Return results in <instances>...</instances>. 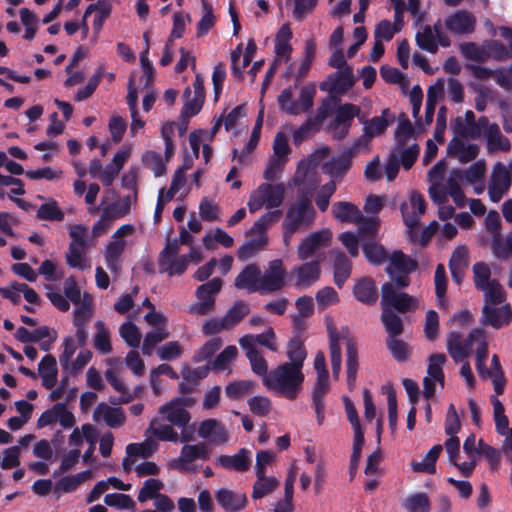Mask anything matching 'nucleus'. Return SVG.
Wrapping results in <instances>:
<instances>
[{"label":"nucleus","mask_w":512,"mask_h":512,"mask_svg":"<svg viewBox=\"0 0 512 512\" xmlns=\"http://www.w3.org/2000/svg\"><path fill=\"white\" fill-rule=\"evenodd\" d=\"M474 347L476 351V369L478 374L483 378H490L495 393L497 395L502 394L506 380L498 356L494 354L491 358V367L489 369L485 367L488 357L485 331L481 328H475L465 339L458 332H451L448 335L447 350L455 362H463L466 360Z\"/></svg>","instance_id":"f257e3e1"},{"label":"nucleus","mask_w":512,"mask_h":512,"mask_svg":"<svg viewBox=\"0 0 512 512\" xmlns=\"http://www.w3.org/2000/svg\"><path fill=\"white\" fill-rule=\"evenodd\" d=\"M193 400L188 397H174L160 405L157 414L151 419L145 436L154 437L157 441L178 443L186 437L177 432L184 430L191 421L189 408Z\"/></svg>","instance_id":"f03ea898"},{"label":"nucleus","mask_w":512,"mask_h":512,"mask_svg":"<svg viewBox=\"0 0 512 512\" xmlns=\"http://www.w3.org/2000/svg\"><path fill=\"white\" fill-rule=\"evenodd\" d=\"M326 326L329 340V356L334 379H339L342 368L341 343L346 346V375L347 385L350 390L355 387L358 372L357 348L348 337V331H338L332 319L326 318Z\"/></svg>","instance_id":"7ed1b4c3"},{"label":"nucleus","mask_w":512,"mask_h":512,"mask_svg":"<svg viewBox=\"0 0 512 512\" xmlns=\"http://www.w3.org/2000/svg\"><path fill=\"white\" fill-rule=\"evenodd\" d=\"M303 382L304 374L298 367L282 363L263 379V386L277 396L294 400L300 394Z\"/></svg>","instance_id":"20e7f679"},{"label":"nucleus","mask_w":512,"mask_h":512,"mask_svg":"<svg viewBox=\"0 0 512 512\" xmlns=\"http://www.w3.org/2000/svg\"><path fill=\"white\" fill-rule=\"evenodd\" d=\"M284 197L285 186L283 183H261L250 193L247 206L252 214L262 208H266L268 212L279 211L278 208L282 205Z\"/></svg>","instance_id":"39448f33"},{"label":"nucleus","mask_w":512,"mask_h":512,"mask_svg":"<svg viewBox=\"0 0 512 512\" xmlns=\"http://www.w3.org/2000/svg\"><path fill=\"white\" fill-rule=\"evenodd\" d=\"M136 229L133 224L121 225L111 236L103 250V257L108 269L118 274L122 268V255L126 249V237L132 236Z\"/></svg>","instance_id":"423d86ee"},{"label":"nucleus","mask_w":512,"mask_h":512,"mask_svg":"<svg viewBox=\"0 0 512 512\" xmlns=\"http://www.w3.org/2000/svg\"><path fill=\"white\" fill-rule=\"evenodd\" d=\"M316 89L313 85L303 86L299 97L294 99L293 89L285 88L278 96L279 109L289 115H300L308 112L314 103Z\"/></svg>","instance_id":"0eeeda50"},{"label":"nucleus","mask_w":512,"mask_h":512,"mask_svg":"<svg viewBox=\"0 0 512 512\" xmlns=\"http://www.w3.org/2000/svg\"><path fill=\"white\" fill-rule=\"evenodd\" d=\"M377 231L378 220L376 218H369L363 226L360 227L363 253L372 264H381L387 258L383 246L374 240Z\"/></svg>","instance_id":"6e6552de"},{"label":"nucleus","mask_w":512,"mask_h":512,"mask_svg":"<svg viewBox=\"0 0 512 512\" xmlns=\"http://www.w3.org/2000/svg\"><path fill=\"white\" fill-rule=\"evenodd\" d=\"M397 285L391 282H386L381 288V307L382 309H395L400 313H406L415 310L419 306L417 298L397 291Z\"/></svg>","instance_id":"1a4fd4ad"},{"label":"nucleus","mask_w":512,"mask_h":512,"mask_svg":"<svg viewBox=\"0 0 512 512\" xmlns=\"http://www.w3.org/2000/svg\"><path fill=\"white\" fill-rule=\"evenodd\" d=\"M332 240V232L329 229H322L305 236L297 246V256L301 261L320 258L323 256L319 251L326 248Z\"/></svg>","instance_id":"9d476101"},{"label":"nucleus","mask_w":512,"mask_h":512,"mask_svg":"<svg viewBox=\"0 0 512 512\" xmlns=\"http://www.w3.org/2000/svg\"><path fill=\"white\" fill-rule=\"evenodd\" d=\"M207 459H209V449L205 444H186L181 448L180 455L167 463V468L183 472H195L196 468L193 463Z\"/></svg>","instance_id":"9b49d317"},{"label":"nucleus","mask_w":512,"mask_h":512,"mask_svg":"<svg viewBox=\"0 0 512 512\" xmlns=\"http://www.w3.org/2000/svg\"><path fill=\"white\" fill-rule=\"evenodd\" d=\"M416 266L415 260L404 255L401 251H394L388 258L386 272L397 287L404 288L409 285L408 274L414 271Z\"/></svg>","instance_id":"f8f14e48"},{"label":"nucleus","mask_w":512,"mask_h":512,"mask_svg":"<svg viewBox=\"0 0 512 512\" xmlns=\"http://www.w3.org/2000/svg\"><path fill=\"white\" fill-rule=\"evenodd\" d=\"M220 278H213L196 290L197 302L190 307V312L198 315H206L214 311L215 299L222 288Z\"/></svg>","instance_id":"ddd939ff"},{"label":"nucleus","mask_w":512,"mask_h":512,"mask_svg":"<svg viewBox=\"0 0 512 512\" xmlns=\"http://www.w3.org/2000/svg\"><path fill=\"white\" fill-rule=\"evenodd\" d=\"M179 242H169L159 256V272L169 276L181 275L187 269L188 257L179 256Z\"/></svg>","instance_id":"4468645a"},{"label":"nucleus","mask_w":512,"mask_h":512,"mask_svg":"<svg viewBox=\"0 0 512 512\" xmlns=\"http://www.w3.org/2000/svg\"><path fill=\"white\" fill-rule=\"evenodd\" d=\"M402 216L407 226V233L410 239H416V231L421 216L425 212V200L417 192H412L409 199L401 206Z\"/></svg>","instance_id":"2eb2a0df"},{"label":"nucleus","mask_w":512,"mask_h":512,"mask_svg":"<svg viewBox=\"0 0 512 512\" xmlns=\"http://www.w3.org/2000/svg\"><path fill=\"white\" fill-rule=\"evenodd\" d=\"M315 218V211L306 196H302L288 208L283 224L293 229L309 226Z\"/></svg>","instance_id":"dca6fc26"},{"label":"nucleus","mask_w":512,"mask_h":512,"mask_svg":"<svg viewBox=\"0 0 512 512\" xmlns=\"http://www.w3.org/2000/svg\"><path fill=\"white\" fill-rule=\"evenodd\" d=\"M480 321L484 326L502 329L512 321V307L507 302L483 305Z\"/></svg>","instance_id":"f3484780"},{"label":"nucleus","mask_w":512,"mask_h":512,"mask_svg":"<svg viewBox=\"0 0 512 512\" xmlns=\"http://www.w3.org/2000/svg\"><path fill=\"white\" fill-rule=\"evenodd\" d=\"M287 272L280 259L272 260L263 274L260 273V293H271L281 290L286 284Z\"/></svg>","instance_id":"a211bd4d"},{"label":"nucleus","mask_w":512,"mask_h":512,"mask_svg":"<svg viewBox=\"0 0 512 512\" xmlns=\"http://www.w3.org/2000/svg\"><path fill=\"white\" fill-rule=\"evenodd\" d=\"M417 45L428 52L435 53L438 46L447 47L450 45V40L442 31L440 22L435 23L431 26H424L416 34Z\"/></svg>","instance_id":"6ab92c4d"},{"label":"nucleus","mask_w":512,"mask_h":512,"mask_svg":"<svg viewBox=\"0 0 512 512\" xmlns=\"http://www.w3.org/2000/svg\"><path fill=\"white\" fill-rule=\"evenodd\" d=\"M56 423H59L64 429H70L76 423L74 414L64 403H57L45 410L37 420V427L44 428Z\"/></svg>","instance_id":"aec40b11"},{"label":"nucleus","mask_w":512,"mask_h":512,"mask_svg":"<svg viewBox=\"0 0 512 512\" xmlns=\"http://www.w3.org/2000/svg\"><path fill=\"white\" fill-rule=\"evenodd\" d=\"M147 438L139 443H130L126 446V456L122 460V468L126 473L133 471L137 458H149L158 450V443L154 437Z\"/></svg>","instance_id":"412c9836"},{"label":"nucleus","mask_w":512,"mask_h":512,"mask_svg":"<svg viewBox=\"0 0 512 512\" xmlns=\"http://www.w3.org/2000/svg\"><path fill=\"white\" fill-rule=\"evenodd\" d=\"M511 186V176L508 168L501 162L494 165L488 185L491 201L497 203L508 192Z\"/></svg>","instance_id":"4be33fe9"},{"label":"nucleus","mask_w":512,"mask_h":512,"mask_svg":"<svg viewBox=\"0 0 512 512\" xmlns=\"http://www.w3.org/2000/svg\"><path fill=\"white\" fill-rule=\"evenodd\" d=\"M446 362L444 354H433L429 358L427 376L423 380V394L428 399L434 396L435 383L438 382L441 387L444 386V374L442 367Z\"/></svg>","instance_id":"5701e85b"},{"label":"nucleus","mask_w":512,"mask_h":512,"mask_svg":"<svg viewBox=\"0 0 512 512\" xmlns=\"http://www.w3.org/2000/svg\"><path fill=\"white\" fill-rule=\"evenodd\" d=\"M359 119L363 124V135L357 142L360 145L362 142L367 144L374 137L380 136L387 127L393 123L394 116L388 109H384L379 116H375L369 120Z\"/></svg>","instance_id":"b1692460"},{"label":"nucleus","mask_w":512,"mask_h":512,"mask_svg":"<svg viewBox=\"0 0 512 512\" xmlns=\"http://www.w3.org/2000/svg\"><path fill=\"white\" fill-rule=\"evenodd\" d=\"M320 263L321 259L317 258L295 266L292 270L295 286L308 288L317 282L321 273Z\"/></svg>","instance_id":"393cba45"},{"label":"nucleus","mask_w":512,"mask_h":512,"mask_svg":"<svg viewBox=\"0 0 512 512\" xmlns=\"http://www.w3.org/2000/svg\"><path fill=\"white\" fill-rule=\"evenodd\" d=\"M215 498L219 506L226 512H240L248 503L245 492L230 488L218 489L215 492Z\"/></svg>","instance_id":"a878e982"},{"label":"nucleus","mask_w":512,"mask_h":512,"mask_svg":"<svg viewBox=\"0 0 512 512\" xmlns=\"http://www.w3.org/2000/svg\"><path fill=\"white\" fill-rule=\"evenodd\" d=\"M484 444L482 439H477L474 434L469 435L464 443L463 450L468 458V461L462 462L458 465V470L460 474L464 477H469L472 475L476 465L478 458L480 457L481 446Z\"/></svg>","instance_id":"bb28decb"},{"label":"nucleus","mask_w":512,"mask_h":512,"mask_svg":"<svg viewBox=\"0 0 512 512\" xmlns=\"http://www.w3.org/2000/svg\"><path fill=\"white\" fill-rule=\"evenodd\" d=\"M198 435L212 444H225L229 434L223 423L216 419H206L199 424Z\"/></svg>","instance_id":"cd10ccee"},{"label":"nucleus","mask_w":512,"mask_h":512,"mask_svg":"<svg viewBox=\"0 0 512 512\" xmlns=\"http://www.w3.org/2000/svg\"><path fill=\"white\" fill-rule=\"evenodd\" d=\"M328 153L329 148L322 147L316 150L308 159L300 161L292 180L293 185L298 187L299 191L306 189V180L307 177L313 176V165L315 162L320 158L326 157Z\"/></svg>","instance_id":"c85d7f7f"},{"label":"nucleus","mask_w":512,"mask_h":512,"mask_svg":"<svg viewBox=\"0 0 512 512\" xmlns=\"http://www.w3.org/2000/svg\"><path fill=\"white\" fill-rule=\"evenodd\" d=\"M358 149L359 144L355 143L348 152H344L325 164L324 171L332 178L331 181L335 182L337 179H341L350 169L351 159L358 152Z\"/></svg>","instance_id":"c756f323"},{"label":"nucleus","mask_w":512,"mask_h":512,"mask_svg":"<svg viewBox=\"0 0 512 512\" xmlns=\"http://www.w3.org/2000/svg\"><path fill=\"white\" fill-rule=\"evenodd\" d=\"M330 109V100L324 101L317 109L314 117H310L307 121L293 133L295 143L302 142L305 138L313 134L319 125L327 118Z\"/></svg>","instance_id":"7c9ffc66"},{"label":"nucleus","mask_w":512,"mask_h":512,"mask_svg":"<svg viewBox=\"0 0 512 512\" xmlns=\"http://www.w3.org/2000/svg\"><path fill=\"white\" fill-rule=\"evenodd\" d=\"M332 214L335 219L340 222L359 224V227L363 226V224L368 220L364 219L361 211L355 204L346 201L334 203L332 206Z\"/></svg>","instance_id":"2f4dec72"},{"label":"nucleus","mask_w":512,"mask_h":512,"mask_svg":"<svg viewBox=\"0 0 512 512\" xmlns=\"http://www.w3.org/2000/svg\"><path fill=\"white\" fill-rule=\"evenodd\" d=\"M252 463L251 453L247 449H240L235 455H220L215 459L219 467L237 472L247 471Z\"/></svg>","instance_id":"473e14b6"},{"label":"nucleus","mask_w":512,"mask_h":512,"mask_svg":"<svg viewBox=\"0 0 512 512\" xmlns=\"http://www.w3.org/2000/svg\"><path fill=\"white\" fill-rule=\"evenodd\" d=\"M239 345L241 348H252L259 349L258 345L266 347L272 352L279 350V345L276 340L275 332L272 328H269L261 334H247L239 339Z\"/></svg>","instance_id":"72a5a7b5"},{"label":"nucleus","mask_w":512,"mask_h":512,"mask_svg":"<svg viewBox=\"0 0 512 512\" xmlns=\"http://www.w3.org/2000/svg\"><path fill=\"white\" fill-rule=\"evenodd\" d=\"M260 269L256 264L247 265L235 278L234 285L248 293H260Z\"/></svg>","instance_id":"f704fd0d"},{"label":"nucleus","mask_w":512,"mask_h":512,"mask_svg":"<svg viewBox=\"0 0 512 512\" xmlns=\"http://www.w3.org/2000/svg\"><path fill=\"white\" fill-rule=\"evenodd\" d=\"M95 422L103 421L111 428H117L124 424L126 417L119 407H112L107 403H100L93 413Z\"/></svg>","instance_id":"c9c22d12"},{"label":"nucleus","mask_w":512,"mask_h":512,"mask_svg":"<svg viewBox=\"0 0 512 512\" xmlns=\"http://www.w3.org/2000/svg\"><path fill=\"white\" fill-rule=\"evenodd\" d=\"M279 215L280 211H270L260 216L247 232L248 239L255 242L264 241L266 246L268 244L267 229L278 220Z\"/></svg>","instance_id":"e433bc0d"},{"label":"nucleus","mask_w":512,"mask_h":512,"mask_svg":"<svg viewBox=\"0 0 512 512\" xmlns=\"http://www.w3.org/2000/svg\"><path fill=\"white\" fill-rule=\"evenodd\" d=\"M479 147L461 138H454L448 145V154L457 158L461 163H467L476 158Z\"/></svg>","instance_id":"4c0bfd02"},{"label":"nucleus","mask_w":512,"mask_h":512,"mask_svg":"<svg viewBox=\"0 0 512 512\" xmlns=\"http://www.w3.org/2000/svg\"><path fill=\"white\" fill-rule=\"evenodd\" d=\"M137 204V194L129 193L128 195L119 198L113 203L107 205L103 212L108 216L112 221L119 220L124 218L126 215L130 213L133 207Z\"/></svg>","instance_id":"58836bf2"},{"label":"nucleus","mask_w":512,"mask_h":512,"mask_svg":"<svg viewBox=\"0 0 512 512\" xmlns=\"http://www.w3.org/2000/svg\"><path fill=\"white\" fill-rule=\"evenodd\" d=\"M476 19L467 11H458L449 16L445 25L451 32L455 34H467L474 31Z\"/></svg>","instance_id":"ea45409f"},{"label":"nucleus","mask_w":512,"mask_h":512,"mask_svg":"<svg viewBox=\"0 0 512 512\" xmlns=\"http://www.w3.org/2000/svg\"><path fill=\"white\" fill-rule=\"evenodd\" d=\"M292 37V32L288 25H283L279 29L276 39H275V62L276 63H287L290 59V55L292 53V47L290 45V40Z\"/></svg>","instance_id":"a19ab883"},{"label":"nucleus","mask_w":512,"mask_h":512,"mask_svg":"<svg viewBox=\"0 0 512 512\" xmlns=\"http://www.w3.org/2000/svg\"><path fill=\"white\" fill-rule=\"evenodd\" d=\"M38 374L42 379V385L46 389H52L58 376L56 358L50 354L44 356L38 364Z\"/></svg>","instance_id":"79ce46f5"},{"label":"nucleus","mask_w":512,"mask_h":512,"mask_svg":"<svg viewBox=\"0 0 512 512\" xmlns=\"http://www.w3.org/2000/svg\"><path fill=\"white\" fill-rule=\"evenodd\" d=\"M106 364L110 366L109 369L105 371V378L110 383V385L122 395L121 401L123 403H128L133 399V397L127 394V387L124 382L117 376L116 369L121 365V362L118 358L112 357L106 359Z\"/></svg>","instance_id":"37998d69"},{"label":"nucleus","mask_w":512,"mask_h":512,"mask_svg":"<svg viewBox=\"0 0 512 512\" xmlns=\"http://www.w3.org/2000/svg\"><path fill=\"white\" fill-rule=\"evenodd\" d=\"M443 450L440 444L434 445L423 457L421 461L413 460L411 468L414 472L434 474L436 472V461Z\"/></svg>","instance_id":"c03bdc74"},{"label":"nucleus","mask_w":512,"mask_h":512,"mask_svg":"<svg viewBox=\"0 0 512 512\" xmlns=\"http://www.w3.org/2000/svg\"><path fill=\"white\" fill-rule=\"evenodd\" d=\"M279 486V480L272 475L256 474V481L253 484L252 498L262 499L271 494Z\"/></svg>","instance_id":"a18cd8bd"},{"label":"nucleus","mask_w":512,"mask_h":512,"mask_svg":"<svg viewBox=\"0 0 512 512\" xmlns=\"http://www.w3.org/2000/svg\"><path fill=\"white\" fill-rule=\"evenodd\" d=\"M356 299L365 304H373L377 300V289L375 282L369 278H363L356 282L353 289Z\"/></svg>","instance_id":"49530a36"},{"label":"nucleus","mask_w":512,"mask_h":512,"mask_svg":"<svg viewBox=\"0 0 512 512\" xmlns=\"http://www.w3.org/2000/svg\"><path fill=\"white\" fill-rule=\"evenodd\" d=\"M65 262L70 268L80 271H86L91 268V261L87 256V249L85 248L68 246L65 253Z\"/></svg>","instance_id":"de8ad7c7"},{"label":"nucleus","mask_w":512,"mask_h":512,"mask_svg":"<svg viewBox=\"0 0 512 512\" xmlns=\"http://www.w3.org/2000/svg\"><path fill=\"white\" fill-rule=\"evenodd\" d=\"M487 148L491 152H495L498 150L501 151H509L511 144L508 138L503 136L500 132V129L497 124L490 123L485 135H484Z\"/></svg>","instance_id":"09e8293b"},{"label":"nucleus","mask_w":512,"mask_h":512,"mask_svg":"<svg viewBox=\"0 0 512 512\" xmlns=\"http://www.w3.org/2000/svg\"><path fill=\"white\" fill-rule=\"evenodd\" d=\"M112 11V5L109 0H99L96 3L90 4L85 10V16L91 15L95 12L93 21L94 30L98 33L103 27L104 21L109 17Z\"/></svg>","instance_id":"8fccbe9b"},{"label":"nucleus","mask_w":512,"mask_h":512,"mask_svg":"<svg viewBox=\"0 0 512 512\" xmlns=\"http://www.w3.org/2000/svg\"><path fill=\"white\" fill-rule=\"evenodd\" d=\"M445 88V81L443 79L437 80V82L431 86L427 91V101L425 107V121L426 124H431L434 118L436 104L438 99L442 96Z\"/></svg>","instance_id":"3c124183"},{"label":"nucleus","mask_w":512,"mask_h":512,"mask_svg":"<svg viewBox=\"0 0 512 512\" xmlns=\"http://www.w3.org/2000/svg\"><path fill=\"white\" fill-rule=\"evenodd\" d=\"M334 257V280L338 287H342L351 273V263L346 255L339 251H333Z\"/></svg>","instance_id":"603ef678"},{"label":"nucleus","mask_w":512,"mask_h":512,"mask_svg":"<svg viewBox=\"0 0 512 512\" xmlns=\"http://www.w3.org/2000/svg\"><path fill=\"white\" fill-rule=\"evenodd\" d=\"M249 360L252 372L262 380L269 375L268 363L260 349L242 348Z\"/></svg>","instance_id":"864d4df0"},{"label":"nucleus","mask_w":512,"mask_h":512,"mask_svg":"<svg viewBox=\"0 0 512 512\" xmlns=\"http://www.w3.org/2000/svg\"><path fill=\"white\" fill-rule=\"evenodd\" d=\"M402 506L407 512H430L431 501L427 493L416 492L408 495Z\"/></svg>","instance_id":"5fc2aeb1"},{"label":"nucleus","mask_w":512,"mask_h":512,"mask_svg":"<svg viewBox=\"0 0 512 512\" xmlns=\"http://www.w3.org/2000/svg\"><path fill=\"white\" fill-rule=\"evenodd\" d=\"M97 431L91 424H84L81 428H74L72 433L69 435V445L74 447H79L83 440L89 442V444L94 445L97 440Z\"/></svg>","instance_id":"6e6d98bb"},{"label":"nucleus","mask_w":512,"mask_h":512,"mask_svg":"<svg viewBox=\"0 0 512 512\" xmlns=\"http://www.w3.org/2000/svg\"><path fill=\"white\" fill-rule=\"evenodd\" d=\"M95 328L96 332L93 338L95 349L101 354H109L112 351L110 330L102 321H97Z\"/></svg>","instance_id":"4d7b16f0"},{"label":"nucleus","mask_w":512,"mask_h":512,"mask_svg":"<svg viewBox=\"0 0 512 512\" xmlns=\"http://www.w3.org/2000/svg\"><path fill=\"white\" fill-rule=\"evenodd\" d=\"M381 321L388 333V339L395 338L402 333V320L393 310L382 309Z\"/></svg>","instance_id":"13d9d810"},{"label":"nucleus","mask_w":512,"mask_h":512,"mask_svg":"<svg viewBox=\"0 0 512 512\" xmlns=\"http://www.w3.org/2000/svg\"><path fill=\"white\" fill-rule=\"evenodd\" d=\"M330 80V90L336 93H344L350 89L355 82L351 68H344L343 70L337 71Z\"/></svg>","instance_id":"bf43d9fd"},{"label":"nucleus","mask_w":512,"mask_h":512,"mask_svg":"<svg viewBox=\"0 0 512 512\" xmlns=\"http://www.w3.org/2000/svg\"><path fill=\"white\" fill-rule=\"evenodd\" d=\"M170 336V332L167 327L162 328H154L152 331L148 332L143 340L142 344V353L144 355H151L154 347L167 339Z\"/></svg>","instance_id":"052dcab7"},{"label":"nucleus","mask_w":512,"mask_h":512,"mask_svg":"<svg viewBox=\"0 0 512 512\" xmlns=\"http://www.w3.org/2000/svg\"><path fill=\"white\" fill-rule=\"evenodd\" d=\"M480 291L483 294V305L506 302V291L498 280L482 288Z\"/></svg>","instance_id":"680f3d73"},{"label":"nucleus","mask_w":512,"mask_h":512,"mask_svg":"<svg viewBox=\"0 0 512 512\" xmlns=\"http://www.w3.org/2000/svg\"><path fill=\"white\" fill-rule=\"evenodd\" d=\"M306 350L299 339H292L287 346V357L290 362H285L293 367H298L302 371L304 360L306 359Z\"/></svg>","instance_id":"e2e57ef3"},{"label":"nucleus","mask_w":512,"mask_h":512,"mask_svg":"<svg viewBox=\"0 0 512 512\" xmlns=\"http://www.w3.org/2000/svg\"><path fill=\"white\" fill-rule=\"evenodd\" d=\"M491 249L493 255L498 259H507L512 256V231L505 239L500 234L493 235Z\"/></svg>","instance_id":"0e129e2a"},{"label":"nucleus","mask_w":512,"mask_h":512,"mask_svg":"<svg viewBox=\"0 0 512 512\" xmlns=\"http://www.w3.org/2000/svg\"><path fill=\"white\" fill-rule=\"evenodd\" d=\"M473 282L477 290L490 285L492 282L497 281L491 277V269L488 264L484 262H477L472 267Z\"/></svg>","instance_id":"69168bd1"},{"label":"nucleus","mask_w":512,"mask_h":512,"mask_svg":"<svg viewBox=\"0 0 512 512\" xmlns=\"http://www.w3.org/2000/svg\"><path fill=\"white\" fill-rule=\"evenodd\" d=\"M143 165L150 169L155 177H160L166 173V161L161 154L155 151H146L142 155Z\"/></svg>","instance_id":"338daca9"},{"label":"nucleus","mask_w":512,"mask_h":512,"mask_svg":"<svg viewBox=\"0 0 512 512\" xmlns=\"http://www.w3.org/2000/svg\"><path fill=\"white\" fill-rule=\"evenodd\" d=\"M91 358L92 352L89 349L82 348L77 352L76 356L63 364L62 368L69 374H76L90 362Z\"/></svg>","instance_id":"774afa93"}]
</instances>
